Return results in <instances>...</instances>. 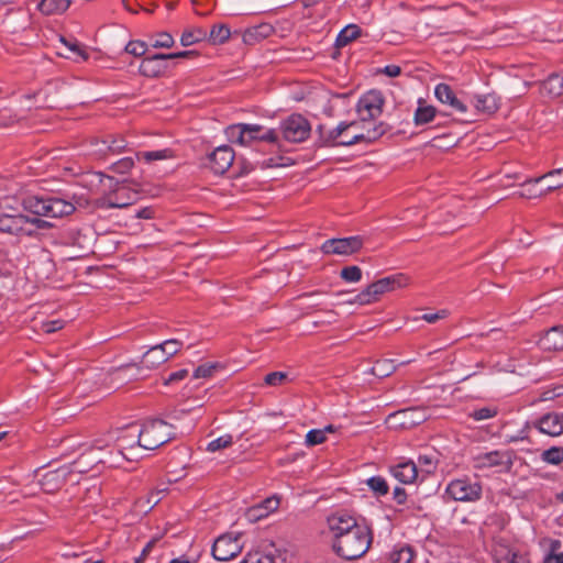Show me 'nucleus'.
<instances>
[{
    "label": "nucleus",
    "instance_id": "1",
    "mask_svg": "<svg viewBox=\"0 0 563 563\" xmlns=\"http://www.w3.org/2000/svg\"><path fill=\"white\" fill-rule=\"evenodd\" d=\"M358 125V121H342L333 129H325L324 125L320 124L316 129V133L318 134L316 144L319 147H335L352 146L361 142L372 143L387 132V125L380 122L373 128H367L366 134L349 135L350 130Z\"/></svg>",
    "mask_w": 563,
    "mask_h": 563
},
{
    "label": "nucleus",
    "instance_id": "2",
    "mask_svg": "<svg viewBox=\"0 0 563 563\" xmlns=\"http://www.w3.org/2000/svg\"><path fill=\"white\" fill-rule=\"evenodd\" d=\"M174 427L162 419L146 420L142 428L131 424L128 431H131V438L137 437V445L145 450H155L161 445L175 439Z\"/></svg>",
    "mask_w": 563,
    "mask_h": 563
},
{
    "label": "nucleus",
    "instance_id": "3",
    "mask_svg": "<svg viewBox=\"0 0 563 563\" xmlns=\"http://www.w3.org/2000/svg\"><path fill=\"white\" fill-rule=\"evenodd\" d=\"M372 540V531L364 525L350 531V534L341 538L338 542H333V550L344 560H356L368 551Z\"/></svg>",
    "mask_w": 563,
    "mask_h": 563
},
{
    "label": "nucleus",
    "instance_id": "4",
    "mask_svg": "<svg viewBox=\"0 0 563 563\" xmlns=\"http://www.w3.org/2000/svg\"><path fill=\"white\" fill-rule=\"evenodd\" d=\"M408 277L404 274H396L380 278L369 284L365 289L358 292L353 298L349 299L347 303L368 305L376 301L380 295L401 288L408 285Z\"/></svg>",
    "mask_w": 563,
    "mask_h": 563
},
{
    "label": "nucleus",
    "instance_id": "5",
    "mask_svg": "<svg viewBox=\"0 0 563 563\" xmlns=\"http://www.w3.org/2000/svg\"><path fill=\"white\" fill-rule=\"evenodd\" d=\"M108 446V443H106L102 440H97L95 444L91 446V449L82 454L76 462H74L71 465H68L71 470V474L74 472L81 474L86 473L88 471L87 464L95 463V464H108L109 466H115L119 464V456L121 455L123 459L130 460V457L125 456L123 453V445H118V451L115 456L113 455V452H109V456H100L95 455V451H102L104 448Z\"/></svg>",
    "mask_w": 563,
    "mask_h": 563
},
{
    "label": "nucleus",
    "instance_id": "6",
    "mask_svg": "<svg viewBox=\"0 0 563 563\" xmlns=\"http://www.w3.org/2000/svg\"><path fill=\"white\" fill-rule=\"evenodd\" d=\"M311 132L309 121L301 114H291L280 122L279 133L290 143H300L308 139Z\"/></svg>",
    "mask_w": 563,
    "mask_h": 563
},
{
    "label": "nucleus",
    "instance_id": "7",
    "mask_svg": "<svg viewBox=\"0 0 563 563\" xmlns=\"http://www.w3.org/2000/svg\"><path fill=\"white\" fill-rule=\"evenodd\" d=\"M446 494L455 501L473 503L482 497V485L470 478H457L449 483Z\"/></svg>",
    "mask_w": 563,
    "mask_h": 563
},
{
    "label": "nucleus",
    "instance_id": "8",
    "mask_svg": "<svg viewBox=\"0 0 563 563\" xmlns=\"http://www.w3.org/2000/svg\"><path fill=\"white\" fill-rule=\"evenodd\" d=\"M241 533H225L213 543L212 555L218 561H228L239 555L243 550L240 542Z\"/></svg>",
    "mask_w": 563,
    "mask_h": 563
},
{
    "label": "nucleus",
    "instance_id": "9",
    "mask_svg": "<svg viewBox=\"0 0 563 563\" xmlns=\"http://www.w3.org/2000/svg\"><path fill=\"white\" fill-rule=\"evenodd\" d=\"M384 101L383 93L378 90H369L363 95L356 106L361 122H366L379 117L383 112Z\"/></svg>",
    "mask_w": 563,
    "mask_h": 563
},
{
    "label": "nucleus",
    "instance_id": "10",
    "mask_svg": "<svg viewBox=\"0 0 563 563\" xmlns=\"http://www.w3.org/2000/svg\"><path fill=\"white\" fill-rule=\"evenodd\" d=\"M363 246V239L358 235L329 239L324 241L320 247L321 252L325 255H352L360 251Z\"/></svg>",
    "mask_w": 563,
    "mask_h": 563
},
{
    "label": "nucleus",
    "instance_id": "11",
    "mask_svg": "<svg viewBox=\"0 0 563 563\" xmlns=\"http://www.w3.org/2000/svg\"><path fill=\"white\" fill-rule=\"evenodd\" d=\"M328 528L332 534L333 542H338L341 538L350 534V531L355 528H361L364 525L358 523L355 517L345 511H338L330 515L327 519Z\"/></svg>",
    "mask_w": 563,
    "mask_h": 563
},
{
    "label": "nucleus",
    "instance_id": "12",
    "mask_svg": "<svg viewBox=\"0 0 563 563\" xmlns=\"http://www.w3.org/2000/svg\"><path fill=\"white\" fill-rule=\"evenodd\" d=\"M429 417L427 408L410 407L389 415L387 421L397 427L409 429L424 422Z\"/></svg>",
    "mask_w": 563,
    "mask_h": 563
},
{
    "label": "nucleus",
    "instance_id": "13",
    "mask_svg": "<svg viewBox=\"0 0 563 563\" xmlns=\"http://www.w3.org/2000/svg\"><path fill=\"white\" fill-rule=\"evenodd\" d=\"M139 199V191L129 186H120L112 195L97 200V206L103 209H123Z\"/></svg>",
    "mask_w": 563,
    "mask_h": 563
},
{
    "label": "nucleus",
    "instance_id": "14",
    "mask_svg": "<svg viewBox=\"0 0 563 563\" xmlns=\"http://www.w3.org/2000/svg\"><path fill=\"white\" fill-rule=\"evenodd\" d=\"M540 433L559 437L563 433V412H548L530 422Z\"/></svg>",
    "mask_w": 563,
    "mask_h": 563
},
{
    "label": "nucleus",
    "instance_id": "15",
    "mask_svg": "<svg viewBox=\"0 0 563 563\" xmlns=\"http://www.w3.org/2000/svg\"><path fill=\"white\" fill-rule=\"evenodd\" d=\"M209 166L214 174H224L234 161V152L229 145H220L208 156Z\"/></svg>",
    "mask_w": 563,
    "mask_h": 563
},
{
    "label": "nucleus",
    "instance_id": "16",
    "mask_svg": "<svg viewBox=\"0 0 563 563\" xmlns=\"http://www.w3.org/2000/svg\"><path fill=\"white\" fill-rule=\"evenodd\" d=\"M71 474L69 466L63 465L55 470H49L42 474L38 484L43 492L54 493L58 490L66 481V477Z\"/></svg>",
    "mask_w": 563,
    "mask_h": 563
},
{
    "label": "nucleus",
    "instance_id": "17",
    "mask_svg": "<svg viewBox=\"0 0 563 563\" xmlns=\"http://www.w3.org/2000/svg\"><path fill=\"white\" fill-rule=\"evenodd\" d=\"M76 205L81 206L79 200L71 201L57 196L47 197V218H62L71 214L76 210Z\"/></svg>",
    "mask_w": 563,
    "mask_h": 563
},
{
    "label": "nucleus",
    "instance_id": "18",
    "mask_svg": "<svg viewBox=\"0 0 563 563\" xmlns=\"http://www.w3.org/2000/svg\"><path fill=\"white\" fill-rule=\"evenodd\" d=\"M434 96L441 103L450 106L455 112L466 113L467 107L456 97L449 85L438 84L434 89Z\"/></svg>",
    "mask_w": 563,
    "mask_h": 563
},
{
    "label": "nucleus",
    "instance_id": "19",
    "mask_svg": "<svg viewBox=\"0 0 563 563\" xmlns=\"http://www.w3.org/2000/svg\"><path fill=\"white\" fill-rule=\"evenodd\" d=\"M25 222L26 220L22 213L0 212V232L2 233L11 235L23 234Z\"/></svg>",
    "mask_w": 563,
    "mask_h": 563
},
{
    "label": "nucleus",
    "instance_id": "20",
    "mask_svg": "<svg viewBox=\"0 0 563 563\" xmlns=\"http://www.w3.org/2000/svg\"><path fill=\"white\" fill-rule=\"evenodd\" d=\"M165 60V54L148 56L142 60L139 70L145 77H158L166 69Z\"/></svg>",
    "mask_w": 563,
    "mask_h": 563
},
{
    "label": "nucleus",
    "instance_id": "21",
    "mask_svg": "<svg viewBox=\"0 0 563 563\" xmlns=\"http://www.w3.org/2000/svg\"><path fill=\"white\" fill-rule=\"evenodd\" d=\"M261 132L262 126L260 124H247L238 123L232 124L225 129L227 139L232 143L245 145L246 132Z\"/></svg>",
    "mask_w": 563,
    "mask_h": 563
},
{
    "label": "nucleus",
    "instance_id": "22",
    "mask_svg": "<svg viewBox=\"0 0 563 563\" xmlns=\"http://www.w3.org/2000/svg\"><path fill=\"white\" fill-rule=\"evenodd\" d=\"M391 475L402 484H411L418 476L417 464L412 461L399 463L390 468Z\"/></svg>",
    "mask_w": 563,
    "mask_h": 563
},
{
    "label": "nucleus",
    "instance_id": "23",
    "mask_svg": "<svg viewBox=\"0 0 563 563\" xmlns=\"http://www.w3.org/2000/svg\"><path fill=\"white\" fill-rule=\"evenodd\" d=\"M540 345L548 351L563 350V327L556 325L547 331L540 339Z\"/></svg>",
    "mask_w": 563,
    "mask_h": 563
},
{
    "label": "nucleus",
    "instance_id": "24",
    "mask_svg": "<svg viewBox=\"0 0 563 563\" xmlns=\"http://www.w3.org/2000/svg\"><path fill=\"white\" fill-rule=\"evenodd\" d=\"M473 103L478 112L492 114L499 108V98L495 93L476 95Z\"/></svg>",
    "mask_w": 563,
    "mask_h": 563
},
{
    "label": "nucleus",
    "instance_id": "25",
    "mask_svg": "<svg viewBox=\"0 0 563 563\" xmlns=\"http://www.w3.org/2000/svg\"><path fill=\"white\" fill-rule=\"evenodd\" d=\"M59 42L66 48L67 52H58V55L65 58H74L75 60H87L88 53L81 47L77 41L67 40L60 36Z\"/></svg>",
    "mask_w": 563,
    "mask_h": 563
},
{
    "label": "nucleus",
    "instance_id": "26",
    "mask_svg": "<svg viewBox=\"0 0 563 563\" xmlns=\"http://www.w3.org/2000/svg\"><path fill=\"white\" fill-rule=\"evenodd\" d=\"M23 209L34 216L46 217L47 197L29 196L22 200Z\"/></svg>",
    "mask_w": 563,
    "mask_h": 563
},
{
    "label": "nucleus",
    "instance_id": "27",
    "mask_svg": "<svg viewBox=\"0 0 563 563\" xmlns=\"http://www.w3.org/2000/svg\"><path fill=\"white\" fill-rule=\"evenodd\" d=\"M279 506V499L276 496L268 497L260 505L251 508L247 512L250 520L266 517L269 512L276 510Z\"/></svg>",
    "mask_w": 563,
    "mask_h": 563
},
{
    "label": "nucleus",
    "instance_id": "28",
    "mask_svg": "<svg viewBox=\"0 0 563 563\" xmlns=\"http://www.w3.org/2000/svg\"><path fill=\"white\" fill-rule=\"evenodd\" d=\"M166 361H168V356L166 355L161 344L148 349L142 358V363H144L147 368H154L159 364L165 363Z\"/></svg>",
    "mask_w": 563,
    "mask_h": 563
},
{
    "label": "nucleus",
    "instance_id": "29",
    "mask_svg": "<svg viewBox=\"0 0 563 563\" xmlns=\"http://www.w3.org/2000/svg\"><path fill=\"white\" fill-rule=\"evenodd\" d=\"M550 179V184L544 189V192H551L555 189H559L563 186V168H558L549 172L548 174L537 177V178H530L527 184H538L543 179Z\"/></svg>",
    "mask_w": 563,
    "mask_h": 563
},
{
    "label": "nucleus",
    "instance_id": "30",
    "mask_svg": "<svg viewBox=\"0 0 563 563\" xmlns=\"http://www.w3.org/2000/svg\"><path fill=\"white\" fill-rule=\"evenodd\" d=\"M543 93L550 97H559L563 95V76L559 74L550 75L541 85Z\"/></svg>",
    "mask_w": 563,
    "mask_h": 563
},
{
    "label": "nucleus",
    "instance_id": "31",
    "mask_svg": "<svg viewBox=\"0 0 563 563\" xmlns=\"http://www.w3.org/2000/svg\"><path fill=\"white\" fill-rule=\"evenodd\" d=\"M71 0H42L38 3V10L46 14H60L64 13L70 5Z\"/></svg>",
    "mask_w": 563,
    "mask_h": 563
},
{
    "label": "nucleus",
    "instance_id": "32",
    "mask_svg": "<svg viewBox=\"0 0 563 563\" xmlns=\"http://www.w3.org/2000/svg\"><path fill=\"white\" fill-rule=\"evenodd\" d=\"M504 454H501L499 451H492L485 454H481L475 457V467L483 468V467H494L501 465Z\"/></svg>",
    "mask_w": 563,
    "mask_h": 563
},
{
    "label": "nucleus",
    "instance_id": "33",
    "mask_svg": "<svg viewBox=\"0 0 563 563\" xmlns=\"http://www.w3.org/2000/svg\"><path fill=\"white\" fill-rule=\"evenodd\" d=\"M361 34V29L356 24H349L340 31L335 40L336 47L346 46Z\"/></svg>",
    "mask_w": 563,
    "mask_h": 563
},
{
    "label": "nucleus",
    "instance_id": "34",
    "mask_svg": "<svg viewBox=\"0 0 563 563\" xmlns=\"http://www.w3.org/2000/svg\"><path fill=\"white\" fill-rule=\"evenodd\" d=\"M231 35L230 29L227 24H216L209 32V41L212 44H223Z\"/></svg>",
    "mask_w": 563,
    "mask_h": 563
},
{
    "label": "nucleus",
    "instance_id": "35",
    "mask_svg": "<svg viewBox=\"0 0 563 563\" xmlns=\"http://www.w3.org/2000/svg\"><path fill=\"white\" fill-rule=\"evenodd\" d=\"M396 367L397 366L393 360H382L377 361L369 372L379 378H384L393 374L396 371Z\"/></svg>",
    "mask_w": 563,
    "mask_h": 563
},
{
    "label": "nucleus",
    "instance_id": "36",
    "mask_svg": "<svg viewBox=\"0 0 563 563\" xmlns=\"http://www.w3.org/2000/svg\"><path fill=\"white\" fill-rule=\"evenodd\" d=\"M208 33L206 30L201 27H196L192 30L185 31L180 37V43L183 46H190L197 42H200L207 38Z\"/></svg>",
    "mask_w": 563,
    "mask_h": 563
},
{
    "label": "nucleus",
    "instance_id": "37",
    "mask_svg": "<svg viewBox=\"0 0 563 563\" xmlns=\"http://www.w3.org/2000/svg\"><path fill=\"white\" fill-rule=\"evenodd\" d=\"M413 560V551L408 545L394 549L389 554L390 563H411Z\"/></svg>",
    "mask_w": 563,
    "mask_h": 563
},
{
    "label": "nucleus",
    "instance_id": "38",
    "mask_svg": "<svg viewBox=\"0 0 563 563\" xmlns=\"http://www.w3.org/2000/svg\"><path fill=\"white\" fill-rule=\"evenodd\" d=\"M366 484L376 497L385 496L389 492V486L382 476H372L366 479Z\"/></svg>",
    "mask_w": 563,
    "mask_h": 563
},
{
    "label": "nucleus",
    "instance_id": "39",
    "mask_svg": "<svg viewBox=\"0 0 563 563\" xmlns=\"http://www.w3.org/2000/svg\"><path fill=\"white\" fill-rule=\"evenodd\" d=\"M435 115V108L432 106H420L416 109L413 121L417 125L429 123Z\"/></svg>",
    "mask_w": 563,
    "mask_h": 563
},
{
    "label": "nucleus",
    "instance_id": "40",
    "mask_svg": "<svg viewBox=\"0 0 563 563\" xmlns=\"http://www.w3.org/2000/svg\"><path fill=\"white\" fill-rule=\"evenodd\" d=\"M136 157L150 163L153 161H161L173 157V151L169 148H164L158 151L140 152L136 154Z\"/></svg>",
    "mask_w": 563,
    "mask_h": 563
},
{
    "label": "nucleus",
    "instance_id": "41",
    "mask_svg": "<svg viewBox=\"0 0 563 563\" xmlns=\"http://www.w3.org/2000/svg\"><path fill=\"white\" fill-rule=\"evenodd\" d=\"M541 459L545 463L559 465L561 462H563V448L552 446L542 452Z\"/></svg>",
    "mask_w": 563,
    "mask_h": 563
},
{
    "label": "nucleus",
    "instance_id": "42",
    "mask_svg": "<svg viewBox=\"0 0 563 563\" xmlns=\"http://www.w3.org/2000/svg\"><path fill=\"white\" fill-rule=\"evenodd\" d=\"M340 277L347 283H357L362 279V269L358 266H345L340 272Z\"/></svg>",
    "mask_w": 563,
    "mask_h": 563
},
{
    "label": "nucleus",
    "instance_id": "43",
    "mask_svg": "<svg viewBox=\"0 0 563 563\" xmlns=\"http://www.w3.org/2000/svg\"><path fill=\"white\" fill-rule=\"evenodd\" d=\"M233 443V438L231 434H224L210 441L207 445V451L216 452L225 448H229Z\"/></svg>",
    "mask_w": 563,
    "mask_h": 563
},
{
    "label": "nucleus",
    "instance_id": "44",
    "mask_svg": "<svg viewBox=\"0 0 563 563\" xmlns=\"http://www.w3.org/2000/svg\"><path fill=\"white\" fill-rule=\"evenodd\" d=\"M324 441H325V430L312 429V430L308 431V433L306 435V444L308 446L321 444Z\"/></svg>",
    "mask_w": 563,
    "mask_h": 563
},
{
    "label": "nucleus",
    "instance_id": "45",
    "mask_svg": "<svg viewBox=\"0 0 563 563\" xmlns=\"http://www.w3.org/2000/svg\"><path fill=\"white\" fill-rule=\"evenodd\" d=\"M146 49L147 46L142 41H130L125 46V52L135 57L143 56L146 53Z\"/></svg>",
    "mask_w": 563,
    "mask_h": 563
},
{
    "label": "nucleus",
    "instance_id": "46",
    "mask_svg": "<svg viewBox=\"0 0 563 563\" xmlns=\"http://www.w3.org/2000/svg\"><path fill=\"white\" fill-rule=\"evenodd\" d=\"M241 563H276L271 553L258 555V553H249Z\"/></svg>",
    "mask_w": 563,
    "mask_h": 563
},
{
    "label": "nucleus",
    "instance_id": "47",
    "mask_svg": "<svg viewBox=\"0 0 563 563\" xmlns=\"http://www.w3.org/2000/svg\"><path fill=\"white\" fill-rule=\"evenodd\" d=\"M134 166V159L132 157H124L115 162L111 169L118 174H125Z\"/></svg>",
    "mask_w": 563,
    "mask_h": 563
},
{
    "label": "nucleus",
    "instance_id": "48",
    "mask_svg": "<svg viewBox=\"0 0 563 563\" xmlns=\"http://www.w3.org/2000/svg\"><path fill=\"white\" fill-rule=\"evenodd\" d=\"M497 415V410L490 407H483L477 410H474L470 416L476 420L482 421L486 419H490Z\"/></svg>",
    "mask_w": 563,
    "mask_h": 563
},
{
    "label": "nucleus",
    "instance_id": "49",
    "mask_svg": "<svg viewBox=\"0 0 563 563\" xmlns=\"http://www.w3.org/2000/svg\"><path fill=\"white\" fill-rule=\"evenodd\" d=\"M516 551H512L507 548H499L495 551V562L496 563H509L510 560H515Z\"/></svg>",
    "mask_w": 563,
    "mask_h": 563
},
{
    "label": "nucleus",
    "instance_id": "50",
    "mask_svg": "<svg viewBox=\"0 0 563 563\" xmlns=\"http://www.w3.org/2000/svg\"><path fill=\"white\" fill-rule=\"evenodd\" d=\"M161 345L169 358L179 351L183 343L179 340L169 339L161 343Z\"/></svg>",
    "mask_w": 563,
    "mask_h": 563
},
{
    "label": "nucleus",
    "instance_id": "51",
    "mask_svg": "<svg viewBox=\"0 0 563 563\" xmlns=\"http://www.w3.org/2000/svg\"><path fill=\"white\" fill-rule=\"evenodd\" d=\"M174 45L173 36L167 32H162L157 35V40L153 46L155 48H170Z\"/></svg>",
    "mask_w": 563,
    "mask_h": 563
},
{
    "label": "nucleus",
    "instance_id": "52",
    "mask_svg": "<svg viewBox=\"0 0 563 563\" xmlns=\"http://www.w3.org/2000/svg\"><path fill=\"white\" fill-rule=\"evenodd\" d=\"M287 379V374L284 372H272L264 378L266 385L278 386Z\"/></svg>",
    "mask_w": 563,
    "mask_h": 563
},
{
    "label": "nucleus",
    "instance_id": "53",
    "mask_svg": "<svg viewBox=\"0 0 563 563\" xmlns=\"http://www.w3.org/2000/svg\"><path fill=\"white\" fill-rule=\"evenodd\" d=\"M418 464L422 467V471L428 474L435 470V461L432 455H420L418 457Z\"/></svg>",
    "mask_w": 563,
    "mask_h": 563
},
{
    "label": "nucleus",
    "instance_id": "54",
    "mask_svg": "<svg viewBox=\"0 0 563 563\" xmlns=\"http://www.w3.org/2000/svg\"><path fill=\"white\" fill-rule=\"evenodd\" d=\"M24 219L26 220V222L24 223L25 231H23V234L32 236L34 234V232H35V229H37V227H38V222H40L41 217H38V216H35V217L24 216Z\"/></svg>",
    "mask_w": 563,
    "mask_h": 563
},
{
    "label": "nucleus",
    "instance_id": "55",
    "mask_svg": "<svg viewBox=\"0 0 563 563\" xmlns=\"http://www.w3.org/2000/svg\"><path fill=\"white\" fill-rule=\"evenodd\" d=\"M24 219L26 220V222L24 223L25 231H23V234L32 236L34 234V232H35V229H37V227H38V222H40L41 217H38V216H35V217L24 216Z\"/></svg>",
    "mask_w": 563,
    "mask_h": 563
},
{
    "label": "nucleus",
    "instance_id": "56",
    "mask_svg": "<svg viewBox=\"0 0 563 563\" xmlns=\"http://www.w3.org/2000/svg\"><path fill=\"white\" fill-rule=\"evenodd\" d=\"M216 368L213 364H203L198 366L194 372L195 378H206L210 377Z\"/></svg>",
    "mask_w": 563,
    "mask_h": 563
},
{
    "label": "nucleus",
    "instance_id": "57",
    "mask_svg": "<svg viewBox=\"0 0 563 563\" xmlns=\"http://www.w3.org/2000/svg\"><path fill=\"white\" fill-rule=\"evenodd\" d=\"M529 179H527L522 186H528V188L526 190H522L520 192H518L519 197H522V198H537V197H540V196H543V195H547V192H544V190L542 191H537L536 188L532 186L534 183L532 184H527Z\"/></svg>",
    "mask_w": 563,
    "mask_h": 563
},
{
    "label": "nucleus",
    "instance_id": "58",
    "mask_svg": "<svg viewBox=\"0 0 563 563\" xmlns=\"http://www.w3.org/2000/svg\"><path fill=\"white\" fill-rule=\"evenodd\" d=\"M448 310H440L434 313H424L420 317L421 320H424L428 323H435L437 321L444 319L448 316Z\"/></svg>",
    "mask_w": 563,
    "mask_h": 563
},
{
    "label": "nucleus",
    "instance_id": "59",
    "mask_svg": "<svg viewBox=\"0 0 563 563\" xmlns=\"http://www.w3.org/2000/svg\"><path fill=\"white\" fill-rule=\"evenodd\" d=\"M64 323L62 320H52L42 324V330L45 333H54L63 328Z\"/></svg>",
    "mask_w": 563,
    "mask_h": 563
},
{
    "label": "nucleus",
    "instance_id": "60",
    "mask_svg": "<svg viewBox=\"0 0 563 563\" xmlns=\"http://www.w3.org/2000/svg\"><path fill=\"white\" fill-rule=\"evenodd\" d=\"M279 139V133L274 130L269 129L263 134L258 133V141L269 142V143H277Z\"/></svg>",
    "mask_w": 563,
    "mask_h": 563
},
{
    "label": "nucleus",
    "instance_id": "61",
    "mask_svg": "<svg viewBox=\"0 0 563 563\" xmlns=\"http://www.w3.org/2000/svg\"><path fill=\"white\" fill-rule=\"evenodd\" d=\"M562 394L561 391V388H554V389H549V390H544L540 397H539V401H548V400H552L554 399L555 397H559L560 395Z\"/></svg>",
    "mask_w": 563,
    "mask_h": 563
},
{
    "label": "nucleus",
    "instance_id": "62",
    "mask_svg": "<svg viewBox=\"0 0 563 563\" xmlns=\"http://www.w3.org/2000/svg\"><path fill=\"white\" fill-rule=\"evenodd\" d=\"M188 375V371L187 369H179L177 372H174L172 373L168 378H166L165 380V384L168 385V384H172L174 382H178V380H181L184 379L186 376Z\"/></svg>",
    "mask_w": 563,
    "mask_h": 563
},
{
    "label": "nucleus",
    "instance_id": "63",
    "mask_svg": "<svg viewBox=\"0 0 563 563\" xmlns=\"http://www.w3.org/2000/svg\"><path fill=\"white\" fill-rule=\"evenodd\" d=\"M126 146V143L123 139H113L112 142L108 145V148L111 152L119 153Z\"/></svg>",
    "mask_w": 563,
    "mask_h": 563
},
{
    "label": "nucleus",
    "instance_id": "64",
    "mask_svg": "<svg viewBox=\"0 0 563 563\" xmlns=\"http://www.w3.org/2000/svg\"><path fill=\"white\" fill-rule=\"evenodd\" d=\"M543 563H563V552L562 553H548Z\"/></svg>",
    "mask_w": 563,
    "mask_h": 563
}]
</instances>
